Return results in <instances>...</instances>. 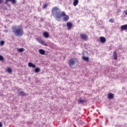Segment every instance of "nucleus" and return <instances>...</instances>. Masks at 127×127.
<instances>
[{
	"label": "nucleus",
	"mask_w": 127,
	"mask_h": 127,
	"mask_svg": "<svg viewBox=\"0 0 127 127\" xmlns=\"http://www.w3.org/2000/svg\"><path fill=\"white\" fill-rule=\"evenodd\" d=\"M19 52H23V48H20L18 49Z\"/></svg>",
	"instance_id": "obj_24"
},
{
	"label": "nucleus",
	"mask_w": 127,
	"mask_h": 127,
	"mask_svg": "<svg viewBox=\"0 0 127 127\" xmlns=\"http://www.w3.org/2000/svg\"><path fill=\"white\" fill-rule=\"evenodd\" d=\"M47 7V4H45L43 5V8H46Z\"/></svg>",
	"instance_id": "obj_27"
},
{
	"label": "nucleus",
	"mask_w": 127,
	"mask_h": 127,
	"mask_svg": "<svg viewBox=\"0 0 127 127\" xmlns=\"http://www.w3.org/2000/svg\"><path fill=\"white\" fill-rule=\"evenodd\" d=\"M61 18H62V16H66V13H65V12L64 11H63L62 13H61Z\"/></svg>",
	"instance_id": "obj_21"
},
{
	"label": "nucleus",
	"mask_w": 127,
	"mask_h": 127,
	"mask_svg": "<svg viewBox=\"0 0 127 127\" xmlns=\"http://www.w3.org/2000/svg\"><path fill=\"white\" fill-rule=\"evenodd\" d=\"M7 5H8V6H9V7H10V4H7Z\"/></svg>",
	"instance_id": "obj_33"
},
{
	"label": "nucleus",
	"mask_w": 127,
	"mask_h": 127,
	"mask_svg": "<svg viewBox=\"0 0 127 127\" xmlns=\"http://www.w3.org/2000/svg\"><path fill=\"white\" fill-rule=\"evenodd\" d=\"M43 36L46 38H48L49 37V34L47 32H45L43 33Z\"/></svg>",
	"instance_id": "obj_11"
},
{
	"label": "nucleus",
	"mask_w": 127,
	"mask_h": 127,
	"mask_svg": "<svg viewBox=\"0 0 127 127\" xmlns=\"http://www.w3.org/2000/svg\"><path fill=\"white\" fill-rule=\"evenodd\" d=\"M35 73H39V72H40V68L39 67L35 68Z\"/></svg>",
	"instance_id": "obj_18"
},
{
	"label": "nucleus",
	"mask_w": 127,
	"mask_h": 127,
	"mask_svg": "<svg viewBox=\"0 0 127 127\" xmlns=\"http://www.w3.org/2000/svg\"><path fill=\"white\" fill-rule=\"evenodd\" d=\"M109 22H114V19H110L109 20Z\"/></svg>",
	"instance_id": "obj_28"
},
{
	"label": "nucleus",
	"mask_w": 127,
	"mask_h": 127,
	"mask_svg": "<svg viewBox=\"0 0 127 127\" xmlns=\"http://www.w3.org/2000/svg\"><path fill=\"white\" fill-rule=\"evenodd\" d=\"M3 60V57L2 56L0 55V61H2Z\"/></svg>",
	"instance_id": "obj_26"
},
{
	"label": "nucleus",
	"mask_w": 127,
	"mask_h": 127,
	"mask_svg": "<svg viewBox=\"0 0 127 127\" xmlns=\"http://www.w3.org/2000/svg\"><path fill=\"white\" fill-rule=\"evenodd\" d=\"M106 38L104 37H100V41L101 42V43H105L106 41Z\"/></svg>",
	"instance_id": "obj_7"
},
{
	"label": "nucleus",
	"mask_w": 127,
	"mask_h": 127,
	"mask_svg": "<svg viewBox=\"0 0 127 127\" xmlns=\"http://www.w3.org/2000/svg\"><path fill=\"white\" fill-rule=\"evenodd\" d=\"M78 103L80 104H82L83 103H85V100H82V99H80L79 100H78Z\"/></svg>",
	"instance_id": "obj_20"
},
{
	"label": "nucleus",
	"mask_w": 127,
	"mask_h": 127,
	"mask_svg": "<svg viewBox=\"0 0 127 127\" xmlns=\"http://www.w3.org/2000/svg\"><path fill=\"white\" fill-rule=\"evenodd\" d=\"M28 66L29 67H32V68L36 67V65H35V64H33L32 63H29Z\"/></svg>",
	"instance_id": "obj_13"
},
{
	"label": "nucleus",
	"mask_w": 127,
	"mask_h": 127,
	"mask_svg": "<svg viewBox=\"0 0 127 127\" xmlns=\"http://www.w3.org/2000/svg\"><path fill=\"white\" fill-rule=\"evenodd\" d=\"M81 39L82 40H84L86 41L87 40V38H88V36H87V35H85L84 34H82L80 35Z\"/></svg>",
	"instance_id": "obj_4"
},
{
	"label": "nucleus",
	"mask_w": 127,
	"mask_h": 127,
	"mask_svg": "<svg viewBox=\"0 0 127 127\" xmlns=\"http://www.w3.org/2000/svg\"><path fill=\"white\" fill-rule=\"evenodd\" d=\"M0 127H2V124L0 122Z\"/></svg>",
	"instance_id": "obj_30"
},
{
	"label": "nucleus",
	"mask_w": 127,
	"mask_h": 127,
	"mask_svg": "<svg viewBox=\"0 0 127 127\" xmlns=\"http://www.w3.org/2000/svg\"><path fill=\"white\" fill-rule=\"evenodd\" d=\"M64 21H68L69 20V16L66 15L65 17L64 18Z\"/></svg>",
	"instance_id": "obj_17"
},
{
	"label": "nucleus",
	"mask_w": 127,
	"mask_h": 127,
	"mask_svg": "<svg viewBox=\"0 0 127 127\" xmlns=\"http://www.w3.org/2000/svg\"><path fill=\"white\" fill-rule=\"evenodd\" d=\"M3 2V0H0V4H1Z\"/></svg>",
	"instance_id": "obj_29"
},
{
	"label": "nucleus",
	"mask_w": 127,
	"mask_h": 127,
	"mask_svg": "<svg viewBox=\"0 0 127 127\" xmlns=\"http://www.w3.org/2000/svg\"><path fill=\"white\" fill-rule=\"evenodd\" d=\"M72 24L71 22H67L66 23V26L67 27V29H68L69 30H70V29H71V28H72Z\"/></svg>",
	"instance_id": "obj_5"
},
{
	"label": "nucleus",
	"mask_w": 127,
	"mask_h": 127,
	"mask_svg": "<svg viewBox=\"0 0 127 127\" xmlns=\"http://www.w3.org/2000/svg\"><path fill=\"white\" fill-rule=\"evenodd\" d=\"M8 1H11L12 3V4H15V3H16V0H5V3L6 4H7Z\"/></svg>",
	"instance_id": "obj_6"
},
{
	"label": "nucleus",
	"mask_w": 127,
	"mask_h": 127,
	"mask_svg": "<svg viewBox=\"0 0 127 127\" xmlns=\"http://www.w3.org/2000/svg\"><path fill=\"white\" fill-rule=\"evenodd\" d=\"M52 13L56 19L60 21V19H61V11H59V8L54 7L52 10Z\"/></svg>",
	"instance_id": "obj_2"
},
{
	"label": "nucleus",
	"mask_w": 127,
	"mask_h": 127,
	"mask_svg": "<svg viewBox=\"0 0 127 127\" xmlns=\"http://www.w3.org/2000/svg\"><path fill=\"white\" fill-rule=\"evenodd\" d=\"M7 72H8V73H11L12 72V69H11L10 67H8Z\"/></svg>",
	"instance_id": "obj_22"
},
{
	"label": "nucleus",
	"mask_w": 127,
	"mask_h": 127,
	"mask_svg": "<svg viewBox=\"0 0 127 127\" xmlns=\"http://www.w3.org/2000/svg\"><path fill=\"white\" fill-rule=\"evenodd\" d=\"M121 31H123V30H127V24L121 26Z\"/></svg>",
	"instance_id": "obj_8"
},
{
	"label": "nucleus",
	"mask_w": 127,
	"mask_h": 127,
	"mask_svg": "<svg viewBox=\"0 0 127 127\" xmlns=\"http://www.w3.org/2000/svg\"><path fill=\"white\" fill-rule=\"evenodd\" d=\"M39 52L40 54H41V55H45V51L43 49L39 50Z\"/></svg>",
	"instance_id": "obj_12"
},
{
	"label": "nucleus",
	"mask_w": 127,
	"mask_h": 127,
	"mask_svg": "<svg viewBox=\"0 0 127 127\" xmlns=\"http://www.w3.org/2000/svg\"><path fill=\"white\" fill-rule=\"evenodd\" d=\"M0 45H2V46L4 45V41H1L0 42Z\"/></svg>",
	"instance_id": "obj_25"
},
{
	"label": "nucleus",
	"mask_w": 127,
	"mask_h": 127,
	"mask_svg": "<svg viewBox=\"0 0 127 127\" xmlns=\"http://www.w3.org/2000/svg\"><path fill=\"white\" fill-rule=\"evenodd\" d=\"M75 63L76 61H75L74 59L72 58L69 60L68 64L69 65V66L71 67V68H72L73 66L75 65Z\"/></svg>",
	"instance_id": "obj_3"
},
{
	"label": "nucleus",
	"mask_w": 127,
	"mask_h": 127,
	"mask_svg": "<svg viewBox=\"0 0 127 127\" xmlns=\"http://www.w3.org/2000/svg\"><path fill=\"white\" fill-rule=\"evenodd\" d=\"M79 3V0H73V5L76 6Z\"/></svg>",
	"instance_id": "obj_16"
},
{
	"label": "nucleus",
	"mask_w": 127,
	"mask_h": 127,
	"mask_svg": "<svg viewBox=\"0 0 127 127\" xmlns=\"http://www.w3.org/2000/svg\"><path fill=\"white\" fill-rule=\"evenodd\" d=\"M82 59L84 61H85V62H89V57H86L85 56H82Z\"/></svg>",
	"instance_id": "obj_9"
},
{
	"label": "nucleus",
	"mask_w": 127,
	"mask_h": 127,
	"mask_svg": "<svg viewBox=\"0 0 127 127\" xmlns=\"http://www.w3.org/2000/svg\"><path fill=\"white\" fill-rule=\"evenodd\" d=\"M41 21H42V22L44 21V19L42 18L41 20Z\"/></svg>",
	"instance_id": "obj_32"
},
{
	"label": "nucleus",
	"mask_w": 127,
	"mask_h": 127,
	"mask_svg": "<svg viewBox=\"0 0 127 127\" xmlns=\"http://www.w3.org/2000/svg\"><path fill=\"white\" fill-rule=\"evenodd\" d=\"M114 94L113 93H109L108 95V98L110 100H112V99L114 98Z\"/></svg>",
	"instance_id": "obj_15"
},
{
	"label": "nucleus",
	"mask_w": 127,
	"mask_h": 127,
	"mask_svg": "<svg viewBox=\"0 0 127 127\" xmlns=\"http://www.w3.org/2000/svg\"><path fill=\"white\" fill-rule=\"evenodd\" d=\"M36 39L37 40H38L39 43H41V44H42V42H43V40H41V39L39 38H37Z\"/></svg>",
	"instance_id": "obj_19"
},
{
	"label": "nucleus",
	"mask_w": 127,
	"mask_h": 127,
	"mask_svg": "<svg viewBox=\"0 0 127 127\" xmlns=\"http://www.w3.org/2000/svg\"><path fill=\"white\" fill-rule=\"evenodd\" d=\"M12 32L15 36H22L23 35V28L21 26H15L12 28Z\"/></svg>",
	"instance_id": "obj_1"
},
{
	"label": "nucleus",
	"mask_w": 127,
	"mask_h": 127,
	"mask_svg": "<svg viewBox=\"0 0 127 127\" xmlns=\"http://www.w3.org/2000/svg\"><path fill=\"white\" fill-rule=\"evenodd\" d=\"M125 14L126 15H127V10H126V11H125Z\"/></svg>",
	"instance_id": "obj_31"
},
{
	"label": "nucleus",
	"mask_w": 127,
	"mask_h": 127,
	"mask_svg": "<svg viewBox=\"0 0 127 127\" xmlns=\"http://www.w3.org/2000/svg\"><path fill=\"white\" fill-rule=\"evenodd\" d=\"M19 96H26V94L24 91H21L18 92Z\"/></svg>",
	"instance_id": "obj_10"
},
{
	"label": "nucleus",
	"mask_w": 127,
	"mask_h": 127,
	"mask_svg": "<svg viewBox=\"0 0 127 127\" xmlns=\"http://www.w3.org/2000/svg\"><path fill=\"white\" fill-rule=\"evenodd\" d=\"M113 57L115 60H117V59H118V55L117 54V52H114Z\"/></svg>",
	"instance_id": "obj_14"
},
{
	"label": "nucleus",
	"mask_w": 127,
	"mask_h": 127,
	"mask_svg": "<svg viewBox=\"0 0 127 127\" xmlns=\"http://www.w3.org/2000/svg\"><path fill=\"white\" fill-rule=\"evenodd\" d=\"M41 44H42V45H44V46H48V45L46 44V43L44 42V41H43Z\"/></svg>",
	"instance_id": "obj_23"
}]
</instances>
